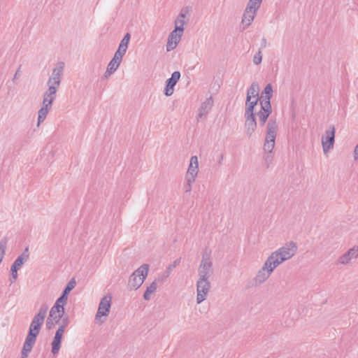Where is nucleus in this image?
I'll return each instance as SVG.
<instances>
[{
	"instance_id": "obj_1",
	"label": "nucleus",
	"mask_w": 358,
	"mask_h": 358,
	"mask_svg": "<svg viewBox=\"0 0 358 358\" xmlns=\"http://www.w3.org/2000/svg\"><path fill=\"white\" fill-rule=\"evenodd\" d=\"M48 306L43 304L38 312L34 315L29 328L28 334L25 339L35 342L40 333L41 327L46 317Z\"/></svg>"
},
{
	"instance_id": "obj_2",
	"label": "nucleus",
	"mask_w": 358,
	"mask_h": 358,
	"mask_svg": "<svg viewBox=\"0 0 358 358\" xmlns=\"http://www.w3.org/2000/svg\"><path fill=\"white\" fill-rule=\"evenodd\" d=\"M296 250V244L293 241H290L285 246L272 252L268 258L273 262L274 266H278L283 262L292 257L295 255Z\"/></svg>"
},
{
	"instance_id": "obj_3",
	"label": "nucleus",
	"mask_w": 358,
	"mask_h": 358,
	"mask_svg": "<svg viewBox=\"0 0 358 358\" xmlns=\"http://www.w3.org/2000/svg\"><path fill=\"white\" fill-rule=\"evenodd\" d=\"M278 128L276 119L270 118L266 126V134L264 144V150L268 154L271 153L274 148Z\"/></svg>"
},
{
	"instance_id": "obj_4",
	"label": "nucleus",
	"mask_w": 358,
	"mask_h": 358,
	"mask_svg": "<svg viewBox=\"0 0 358 358\" xmlns=\"http://www.w3.org/2000/svg\"><path fill=\"white\" fill-rule=\"evenodd\" d=\"M149 271V265L144 264L138 268L129 277L128 287L137 289L143 283Z\"/></svg>"
},
{
	"instance_id": "obj_5",
	"label": "nucleus",
	"mask_w": 358,
	"mask_h": 358,
	"mask_svg": "<svg viewBox=\"0 0 358 358\" xmlns=\"http://www.w3.org/2000/svg\"><path fill=\"white\" fill-rule=\"evenodd\" d=\"M277 266H274L273 264V262H271L268 258L264 262L262 268L257 272L256 275L254 282L255 286H259L263 282H264L271 275L273 270Z\"/></svg>"
},
{
	"instance_id": "obj_6",
	"label": "nucleus",
	"mask_w": 358,
	"mask_h": 358,
	"mask_svg": "<svg viewBox=\"0 0 358 358\" xmlns=\"http://www.w3.org/2000/svg\"><path fill=\"white\" fill-rule=\"evenodd\" d=\"M210 289V282L208 279H199L196 282V303H201L206 300V296Z\"/></svg>"
},
{
	"instance_id": "obj_7",
	"label": "nucleus",
	"mask_w": 358,
	"mask_h": 358,
	"mask_svg": "<svg viewBox=\"0 0 358 358\" xmlns=\"http://www.w3.org/2000/svg\"><path fill=\"white\" fill-rule=\"evenodd\" d=\"M335 127L330 125L325 132V136L322 138V148L324 153L333 148L335 141Z\"/></svg>"
},
{
	"instance_id": "obj_8",
	"label": "nucleus",
	"mask_w": 358,
	"mask_h": 358,
	"mask_svg": "<svg viewBox=\"0 0 358 358\" xmlns=\"http://www.w3.org/2000/svg\"><path fill=\"white\" fill-rule=\"evenodd\" d=\"M112 296L110 295H106L101 299L99 304L98 310L95 315L96 320H99L103 316H108L110 307H111Z\"/></svg>"
},
{
	"instance_id": "obj_9",
	"label": "nucleus",
	"mask_w": 358,
	"mask_h": 358,
	"mask_svg": "<svg viewBox=\"0 0 358 358\" xmlns=\"http://www.w3.org/2000/svg\"><path fill=\"white\" fill-rule=\"evenodd\" d=\"M213 263L210 260L206 258V255H203V258L199 267V279H208L213 273Z\"/></svg>"
},
{
	"instance_id": "obj_10",
	"label": "nucleus",
	"mask_w": 358,
	"mask_h": 358,
	"mask_svg": "<svg viewBox=\"0 0 358 358\" xmlns=\"http://www.w3.org/2000/svg\"><path fill=\"white\" fill-rule=\"evenodd\" d=\"M64 67V63L62 62H58L57 66L53 69L52 76L48 80V84L59 87L61 83L62 76L63 75V71Z\"/></svg>"
},
{
	"instance_id": "obj_11",
	"label": "nucleus",
	"mask_w": 358,
	"mask_h": 358,
	"mask_svg": "<svg viewBox=\"0 0 358 358\" xmlns=\"http://www.w3.org/2000/svg\"><path fill=\"white\" fill-rule=\"evenodd\" d=\"M180 71H174L172 74L171 78H168L166 80V85L164 88V94L166 96H170L173 94L174 92V87L178 82V80L180 78Z\"/></svg>"
},
{
	"instance_id": "obj_12",
	"label": "nucleus",
	"mask_w": 358,
	"mask_h": 358,
	"mask_svg": "<svg viewBox=\"0 0 358 358\" xmlns=\"http://www.w3.org/2000/svg\"><path fill=\"white\" fill-rule=\"evenodd\" d=\"M183 32H178V30L174 29L169 35L166 44V50L168 52L174 50L181 39Z\"/></svg>"
},
{
	"instance_id": "obj_13",
	"label": "nucleus",
	"mask_w": 358,
	"mask_h": 358,
	"mask_svg": "<svg viewBox=\"0 0 358 358\" xmlns=\"http://www.w3.org/2000/svg\"><path fill=\"white\" fill-rule=\"evenodd\" d=\"M358 258V245L349 249L345 253L341 255L338 259V263L341 264H348L352 259Z\"/></svg>"
},
{
	"instance_id": "obj_14",
	"label": "nucleus",
	"mask_w": 358,
	"mask_h": 358,
	"mask_svg": "<svg viewBox=\"0 0 358 358\" xmlns=\"http://www.w3.org/2000/svg\"><path fill=\"white\" fill-rule=\"evenodd\" d=\"M64 331H65L64 330V329H62V327H58L57 330L55 332V336L51 343V352L53 355H57L60 350Z\"/></svg>"
},
{
	"instance_id": "obj_15",
	"label": "nucleus",
	"mask_w": 358,
	"mask_h": 358,
	"mask_svg": "<svg viewBox=\"0 0 358 358\" xmlns=\"http://www.w3.org/2000/svg\"><path fill=\"white\" fill-rule=\"evenodd\" d=\"M213 103L214 101L212 96L207 98L203 102H202L200 108H199L197 121H199V119L206 117V116L210 111L212 107L213 106Z\"/></svg>"
},
{
	"instance_id": "obj_16",
	"label": "nucleus",
	"mask_w": 358,
	"mask_h": 358,
	"mask_svg": "<svg viewBox=\"0 0 358 358\" xmlns=\"http://www.w3.org/2000/svg\"><path fill=\"white\" fill-rule=\"evenodd\" d=\"M245 130L246 135L250 138L257 129V121L255 115H245Z\"/></svg>"
},
{
	"instance_id": "obj_17",
	"label": "nucleus",
	"mask_w": 358,
	"mask_h": 358,
	"mask_svg": "<svg viewBox=\"0 0 358 358\" xmlns=\"http://www.w3.org/2000/svg\"><path fill=\"white\" fill-rule=\"evenodd\" d=\"M273 96V87L271 83L266 85L264 90L261 93L260 105L269 106L271 104V99Z\"/></svg>"
},
{
	"instance_id": "obj_18",
	"label": "nucleus",
	"mask_w": 358,
	"mask_h": 358,
	"mask_svg": "<svg viewBox=\"0 0 358 358\" xmlns=\"http://www.w3.org/2000/svg\"><path fill=\"white\" fill-rule=\"evenodd\" d=\"M272 113V107H271V104H269V106H266V105H263V106H261V109L257 113V115L259 117V124L260 126H264L269 115L271 114Z\"/></svg>"
},
{
	"instance_id": "obj_19",
	"label": "nucleus",
	"mask_w": 358,
	"mask_h": 358,
	"mask_svg": "<svg viewBox=\"0 0 358 358\" xmlns=\"http://www.w3.org/2000/svg\"><path fill=\"white\" fill-rule=\"evenodd\" d=\"M29 247H26L23 252L17 257L11 266L17 268H20L22 265L29 259Z\"/></svg>"
},
{
	"instance_id": "obj_20",
	"label": "nucleus",
	"mask_w": 358,
	"mask_h": 358,
	"mask_svg": "<svg viewBox=\"0 0 358 358\" xmlns=\"http://www.w3.org/2000/svg\"><path fill=\"white\" fill-rule=\"evenodd\" d=\"M256 13L257 12L249 10L248 8H245L241 21L243 24V29H246L251 24L252 22L254 20Z\"/></svg>"
},
{
	"instance_id": "obj_21",
	"label": "nucleus",
	"mask_w": 358,
	"mask_h": 358,
	"mask_svg": "<svg viewBox=\"0 0 358 358\" xmlns=\"http://www.w3.org/2000/svg\"><path fill=\"white\" fill-rule=\"evenodd\" d=\"M48 89L44 93L43 96L48 99V106L49 107H52V103L56 97V93H57L58 87L52 85L51 84H48Z\"/></svg>"
},
{
	"instance_id": "obj_22",
	"label": "nucleus",
	"mask_w": 358,
	"mask_h": 358,
	"mask_svg": "<svg viewBox=\"0 0 358 358\" xmlns=\"http://www.w3.org/2000/svg\"><path fill=\"white\" fill-rule=\"evenodd\" d=\"M259 84L256 82L252 83L247 90L246 99H248V102L252 99V97L255 99L259 97Z\"/></svg>"
},
{
	"instance_id": "obj_23",
	"label": "nucleus",
	"mask_w": 358,
	"mask_h": 358,
	"mask_svg": "<svg viewBox=\"0 0 358 358\" xmlns=\"http://www.w3.org/2000/svg\"><path fill=\"white\" fill-rule=\"evenodd\" d=\"M259 101H260L259 97L256 98L253 101L250 100L249 102H248V99H246L245 115H255V108Z\"/></svg>"
},
{
	"instance_id": "obj_24",
	"label": "nucleus",
	"mask_w": 358,
	"mask_h": 358,
	"mask_svg": "<svg viewBox=\"0 0 358 358\" xmlns=\"http://www.w3.org/2000/svg\"><path fill=\"white\" fill-rule=\"evenodd\" d=\"M125 53L126 52L120 50V49H117V51L115 52L113 59L109 62V66H111L117 69L122 62V57L125 55Z\"/></svg>"
},
{
	"instance_id": "obj_25",
	"label": "nucleus",
	"mask_w": 358,
	"mask_h": 358,
	"mask_svg": "<svg viewBox=\"0 0 358 358\" xmlns=\"http://www.w3.org/2000/svg\"><path fill=\"white\" fill-rule=\"evenodd\" d=\"M64 313L65 310H62L60 308L55 309V306H53L50 310L48 317L55 320L56 322H59Z\"/></svg>"
},
{
	"instance_id": "obj_26",
	"label": "nucleus",
	"mask_w": 358,
	"mask_h": 358,
	"mask_svg": "<svg viewBox=\"0 0 358 358\" xmlns=\"http://www.w3.org/2000/svg\"><path fill=\"white\" fill-rule=\"evenodd\" d=\"M35 342L25 339L21 352V358H27L29 353L31 351Z\"/></svg>"
},
{
	"instance_id": "obj_27",
	"label": "nucleus",
	"mask_w": 358,
	"mask_h": 358,
	"mask_svg": "<svg viewBox=\"0 0 358 358\" xmlns=\"http://www.w3.org/2000/svg\"><path fill=\"white\" fill-rule=\"evenodd\" d=\"M157 288V279L155 280L148 287L143 294V299L146 301H149L151 299L150 294L156 292Z\"/></svg>"
},
{
	"instance_id": "obj_28",
	"label": "nucleus",
	"mask_w": 358,
	"mask_h": 358,
	"mask_svg": "<svg viewBox=\"0 0 358 358\" xmlns=\"http://www.w3.org/2000/svg\"><path fill=\"white\" fill-rule=\"evenodd\" d=\"M50 108L51 107H49L48 104L45 106H42L41 108L38 110V126H39L40 124L45 120Z\"/></svg>"
},
{
	"instance_id": "obj_29",
	"label": "nucleus",
	"mask_w": 358,
	"mask_h": 358,
	"mask_svg": "<svg viewBox=\"0 0 358 358\" xmlns=\"http://www.w3.org/2000/svg\"><path fill=\"white\" fill-rule=\"evenodd\" d=\"M68 296L69 295L66 294L65 293L62 292L60 296L56 300V302L54 304V306H55V309H57V308H60L61 309H62V310H65L64 306L67 303Z\"/></svg>"
},
{
	"instance_id": "obj_30",
	"label": "nucleus",
	"mask_w": 358,
	"mask_h": 358,
	"mask_svg": "<svg viewBox=\"0 0 358 358\" xmlns=\"http://www.w3.org/2000/svg\"><path fill=\"white\" fill-rule=\"evenodd\" d=\"M130 38H131V34L129 33H127L124 36L123 38L121 40L117 49H120V50L126 52L128 48Z\"/></svg>"
},
{
	"instance_id": "obj_31",
	"label": "nucleus",
	"mask_w": 358,
	"mask_h": 358,
	"mask_svg": "<svg viewBox=\"0 0 358 358\" xmlns=\"http://www.w3.org/2000/svg\"><path fill=\"white\" fill-rule=\"evenodd\" d=\"M262 0H249L246 8L249 10H253L257 12L260 8Z\"/></svg>"
},
{
	"instance_id": "obj_32",
	"label": "nucleus",
	"mask_w": 358,
	"mask_h": 358,
	"mask_svg": "<svg viewBox=\"0 0 358 358\" xmlns=\"http://www.w3.org/2000/svg\"><path fill=\"white\" fill-rule=\"evenodd\" d=\"M199 171V168L192 165H189L185 178L194 179L196 178Z\"/></svg>"
},
{
	"instance_id": "obj_33",
	"label": "nucleus",
	"mask_w": 358,
	"mask_h": 358,
	"mask_svg": "<svg viewBox=\"0 0 358 358\" xmlns=\"http://www.w3.org/2000/svg\"><path fill=\"white\" fill-rule=\"evenodd\" d=\"M76 281L74 278H71L66 284V287L63 289L62 292L69 295L70 292L76 287Z\"/></svg>"
},
{
	"instance_id": "obj_34",
	"label": "nucleus",
	"mask_w": 358,
	"mask_h": 358,
	"mask_svg": "<svg viewBox=\"0 0 358 358\" xmlns=\"http://www.w3.org/2000/svg\"><path fill=\"white\" fill-rule=\"evenodd\" d=\"M180 262V259H176L171 264H170L164 272V277L167 278L171 274L172 270L176 267Z\"/></svg>"
},
{
	"instance_id": "obj_35",
	"label": "nucleus",
	"mask_w": 358,
	"mask_h": 358,
	"mask_svg": "<svg viewBox=\"0 0 358 358\" xmlns=\"http://www.w3.org/2000/svg\"><path fill=\"white\" fill-rule=\"evenodd\" d=\"M185 24V22L183 19L178 17L175 20V29L178 30V32H183Z\"/></svg>"
},
{
	"instance_id": "obj_36",
	"label": "nucleus",
	"mask_w": 358,
	"mask_h": 358,
	"mask_svg": "<svg viewBox=\"0 0 358 358\" xmlns=\"http://www.w3.org/2000/svg\"><path fill=\"white\" fill-rule=\"evenodd\" d=\"M20 268H17L16 267H14V266H12L10 267V284L15 282L17 278V271L19 270Z\"/></svg>"
},
{
	"instance_id": "obj_37",
	"label": "nucleus",
	"mask_w": 358,
	"mask_h": 358,
	"mask_svg": "<svg viewBox=\"0 0 358 358\" xmlns=\"http://www.w3.org/2000/svg\"><path fill=\"white\" fill-rule=\"evenodd\" d=\"M186 183L184 185V189L186 193H189L192 190V184L194 182V179L185 178Z\"/></svg>"
},
{
	"instance_id": "obj_38",
	"label": "nucleus",
	"mask_w": 358,
	"mask_h": 358,
	"mask_svg": "<svg viewBox=\"0 0 358 358\" xmlns=\"http://www.w3.org/2000/svg\"><path fill=\"white\" fill-rule=\"evenodd\" d=\"M61 320H62V323L61 324L59 325V327H62V329H64V330L65 331V328L70 323V320H69V317L67 315H63L62 317L61 318Z\"/></svg>"
},
{
	"instance_id": "obj_39",
	"label": "nucleus",
	"mask_w": 358,
	"mask_h": 358,
	"mask_svg": "<svg viewBox=\"0 0 358 358\" xmlns=\"http://www.w3.org/2000/svg\"><path fill=\"white\" fill-rule=\"evenodd\" d=\"M59 322H56L55 320L48 317L46 322H45L46 329L48 330H50L55 327V324H59Z\"/></svg>"
},
{
	"instance_id": "obj_40",
	"label": "nucleus",
	"mask_w": 358,
	"mask_h": 358,
	"mask_svg": "<svg viewBox=\"0 0 358 358\" xmlns=\"http://www.w3.org/2000/svg\"><path fill=\"white\" fill-rule=\"evenodd\" d=\"M262 61V51L259 50V51L253 57V63L256 65L261 64Z\"/></svg>"
},
{
	"instance_id": "obj_41",
	"label": "nucleus",
	"mask_w": 358,
	"mask_h": 358,
	"mask_svg": "<svg viewBox=\"0 0 358 358\" xmlns=\"http://www.w3.org/2000/svg\"><path fill=\"white\" fill-rule=\"evenodd\" d=\"M117 70V69L111 66H109V64H108V66H107V69H106V71L105 72L103 76V78H108L110 76H111L115 71Z\"/></svg>"
},
{
	"instance_id": "obj_42",
	"label": "nucleus",
	"mask_w": 358,
	"mask_h": 358,
	"mask_svg": "<svg viewBox=\"0 0 358 358\" xmlns=\"http://www.w3.org/2000/svg\"><path fill=\"white\" fill-rule=\"evenodd\" d=\"M189 165H192L199 168L198 157L196 156H192L191 157Z\"/></svg>"
},
{
	"instance_id": "obj_43",
	"label": "nucleus",
	"mask_w": 358,
	"mask_h": 358,
	"mask_svg": "<svg viewBox=\"0 0 358 358\" xmlns=\"http://www.w3.org/2000/svg\"><path fill=\"white\" fill-rule=\"evenodd\" d=\"M21 67H22V65H20L18 69H17V71L13 78V80H12L13 83H15V80L17 79H18V78L21 76V71H20Z\"/></svg>"
},
{
	"instance_id": "obj_44",
	"label": "nucleus",
	"mask_w": 358,
	"mask_h": 358,
	"mask_svg": "<svg viewBox=\"0 0 358 358\" xmlns=\"http://www.w3.org/2000/svg\"><path fill=\"white\" fill-rule=\"evenodd\" d=\"M189 12V10L187 9V8H184L181 10L180 13H179L178 17L181 19H184L186 17L187 13Z\"/></svg>"
},
{
	"instance_id": "obj_45",
	"label": "nucleus",
	"mask_w": 358,
	"mask_h": 358,
	"mask_svg": "<svg viewBox=\"0 0 358 358\" xmlns=\"http://www.w3.org/2000/svg\"><path fill=\"white\" fill-rule=\"evenodd\" d=\"M266 45H267L266 38L263 37L262 39L260 48H259V50L262 51V50L265 48L266 47Z\"/></svg>"
},
{
	"instance_id": "obj_46",
	"label": "nucleus",
	"mask_w": 358,
	"mask_h": 358,
	"mask_svg": "<svg viewBox=\"0 0 358 358\" xmlns=\"http://www.w3.org/2000/svg\"><path fill=\"white\" fill-rule=\"evenodd\" d=\"M265 161L267 164V166H268L269 163H271L272 161V157L268 155L266 157H265Z\"/></svg>"
},
{
	"instance_id": "obj_47",
	"label": "nucleus",
	"mask_w": 358,
	"mask_h": 358,
	"mask_svg": "<svg viewBox=\"0 0 358 358\" xmlns=\"http://www.w3.org/2000/svg\"><path fill=\"white\" fill-rule=\"evenodd\" d=\"M354 152H355V159L357 160L358 159V144L355 146Z\"/></svg>"
},
{
	"instance_id": "obj_48",
	"label": "nucleus",
	"mask_w": 358,
	"mask_h": 358,
	"mask_svg": "<svg viewBox=\"0 0 358 358\" xmlns=\"http://www.w3.org/2000/svg\"><path fill=\"white\" fill-rule=\"evenodd\" d=\"M48 103V99L43 96V106H45L47 105Z\"/></svg>"
},
{
	"instance_id": "obj_49",
	"label": "nucleus",
	"mask_w": 358,
	"mask_h": 358,
	"mask_svg": "<svg viewBox=\"0 0 358 358\" xmlns=\"http://www.w3.org/2000/svg\"><path fill=\"white\" fill-rule=\"evenodd\" d=\"M222 159H223V155H220V161H219V164H222Z\"/></svg>"
}]
</instances>
